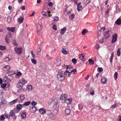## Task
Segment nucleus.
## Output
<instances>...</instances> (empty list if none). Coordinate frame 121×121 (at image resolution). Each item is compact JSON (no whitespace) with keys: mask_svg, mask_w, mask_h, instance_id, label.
<instances>
[{"mask_svg":"<svg viewBox=\"0 0 121 121\" xmlns=\"http://www.w3.org/2000/svg\"><path fill=\"white\" fill-rule=\"evenodd\" d=\"M57 78L58 81L61 82L65 79V77L62 73L59 72L57 75Z\"/></svg>","mask_w":121,"mask_h":121,"instance_id":"obj_1","label":"nucleus"},{"mask_svg":"<svg viewBox=\"0 0 121 121\" xmlns=\"http://www.w3.org/2000/svg\"><path fill=\"white\" fill-rule=\"evenodd\" d=\"M112 33L111 30H107L104 34V38L105 39H108Z\"/></svg>","mask_w":121,"mask_h":121,"instance_id":"obj_2","label":"nucleus"},{"mask_svg":"<svg viewBox=\"0 0 121 121\" xmlns=\"http://www.w3.org/2000/svg\"><path fill=\"white\" fill-rule=\"evenodd\" d=\"M14 49L16 52L18 54L20 55L22 53V51L21 47H15Z\"/></svg>","mask_w":121,"mask_h":121,"instance_id":"obj_3","label":"nucleus"},{"mask_svg":"<svg viewBox=\"0 0 121 121\" xmlns=\"http://www.w3.org/2000/svg\"><path fill=\"white\" fill-rule=\"evenodd\" d=\"M48 114L49 115L50 117L52 119L55 120V116L49 110L48 111Z\"/></svg>","mask_w":121,"mask_h":121,"instance_id":"obj_4","label":"nucleus"},{"mask_svg":"<svg viewBox=\"0 0 121 121\" xmlns=\"http://www.w3.org/2000/svg\"><path fill=\"white\" fill-rule=\"evenodd\" d=\"M117 35L116 34L113 35L112 36V43H114L117 40Z\"/></svg>","mask_w":121,"mask_h":121,"instance_id":"obj_5","label":"nucleus"},{"mask_svg":"<svg viewBox=\"0 0 121 121\" xmlns=\"http://www.w3.org/2000/svg\"><path fill=\"white\" fill-rule=\"evenodd\" d=\"M39 112L42 115H44L46 113V111L44 108H42L39 109Z\"/></svg>","mask_w":121,"mask_h":121,"instance_id":"obj_6","label":"nucleus"},{"mask_svg":"<svg viewBox=\"0 0 121 121\" xmlns=\"http://www.w3.org/2000/svg\"><path fill=\"white\" fill-rule=\"evenodd\" d=\"M72 99L70 98V99H65L64 101V102L66 103L67 104H69L72 101Z\"/></svg>","mask_w":121,"mask_h":121,"instance_id":"obj_7","label":"nucleus"},{"mask_svg":"<svg viewBox=\"0 0 121 121\" xmlns=\"http://www.w3.org/2000/svg\"><path fill=\"white\" fill-rule=\"evenodd\" d=\"M101 82L102 83L104 84H106L107 82V80L106 78H105L104 77L102 78L101 79Z\"/></svg>","mask_w":121,"mask_h":121,"instance_id":"obj_8","label":"nucleus"},{"mask_svg":"<svg viewBox=\"0 0 121 121\" xmlns=\"http://www.w3.org/2000/svg\"><path fill=\"white\" fill-rule=\"evenodd\" d=\"M81 3L80 2L77 5V8L78 11H80L82 9V6L81 5Z\"/></svg>","mask_w":121,"mask_h":121,"instance_id":"obj_9","label":"nucleus"},{"mask_svg":"<svg viewBox=\"0 0 121 121\" xmlns=\"http://www.w3.org/2000/svg\"><path fill=\"white\" fill-rule=\"evenodd\" d=\"M66 27H64L60 30V34L61 35H63L64 34L66 30Z\"/></svg>","mask_w":121,"mask_h":121,"instance_id":"obj_10","label":"nucleus"},{"mask_svg":"<svg viewBox=\"0 0 121 121\" xmlns=\"http://www.w3.org/2000/svg\"><path fill=\"white\" fill-rule=\"evenodd\" d=\"M24 18L22 17L18 18L17 19V21L18 22L21 23H22L23 22Z\"/></svg>","mask_w":121,"mask_h":121,"instance_id":"obj_11","label":"nucleus"},{"mask_svg":"<svg viewBox=\"0 0 121 121\" xmlns=\"http://www.w3.org/2000/svg\"><path fill=\"white\" fill-rule=\"evenodd\" d=\"M50 13V12H49L48 11H47V12L43 11L42 13V15L45 16L49 14Z\"/></svg>","mask_w":121,"mask_h":121,"instance_id":"obj_12","label":"nucleus"},{"mask_svg":"<svg viewBox=\"0 0 121 121\" xmlns=\"http://www.w3.org/2000/svg\"><path fill=\"white\" fill-rule=\"evenodd\" d=\"M37 31H40L42 29V26H41L39 23L37 24Z\"/></svg>","mask_w":121,"mask_h":121,"instance_id":"obj_13","label":"nucleus"},{"mask_svg":"<svg viewBox=\"0 0 121 121\" xmlns=\"http://www.w3.org/2000/svg\"><path fill=\"white\" fill-rule=\"evenodd\" d=\"M7 29L9 31H10L13 32H14L15 30V27H13L12 28H10V27H8Z\"/></svg>","mask_w":121,"mask_h":121,"instance_id":"obj_14","label":"nucleus"},{"mask_svg":"<svg viewBox=\"0 0 121 121\" xmlns=\"http://www.w3.org/2000/svg\"><path fill=\"white\" fill-rule=\"evenodd\" d=\"M85 54L84 53H82L80 55L79 58L81 59L83 61H85V59L84 58V56Z\"/></svg>","mask_w":121,"mask_h":121,"instance_id":"obj_15","label":"nucleus"},{"mask_svg":"<svg viewBox=\"0 0 121 121\" xmlns=\"http://www.w3.org/2000/svg\"><path fill=\"white\" fill-rule=\"evenodd\" d=\"M67 95L66 94H64L62 95H61L60 97V99H61L63 100L67 98Z\"/></svg>","mask_w":121,"mask_h":121,"instance_id":"obj_16","label":"nucleus"},{"mask_svg":"<svg viewBox=\"0 0 121 121\" xmlns=\"http://www.w3.org/2000/svg\"><path fill=\"white\" fill-rule=\"evenodd\" d=\"M30 111L31 113H34L36 110V108L34 107H32L30 108Z\"/></svg>","mask_w":121,"mask_h":121,"instance_id":"obj_17","label":"nucleus"},{"mask_svg":"<svg viewBox=\"0 0 121 121\" xmlns=\"http://www.w3.org/2000/svg\"><path fill=\"white\" fill-rule=\"evenodd\" d=\"M56 64L57 66L61 64V60L60 59L58 58L56 60Z\"/></svg>","mask_w":121,"mask_h":121,"instance_id":"obj_18","label":"nucleus"},{"mask_svg":"<svg viewBox=\"0 0 121 121\" xmlns=\"http://www.w3.org/2000/svg\"><path fill=\"white\" fill-rule=\"evenodd\" d=\"M70 72L68 70H66L64 73V74L67 77H69L70 76Z\"/></svg>","mask_w":121,"mask_h":121,"instance_id":"obj_19","label":"nucleus"},{"mask_svg":"<svg viewBox=\"0 0 121 121\" xmlns=\"http://www.w3.org/2000/svg\"><path fill=\"white\" fill-rule=\"evenodd\" d=\"M6 103V102L5 101H2L0 104V107L2 108L3 107Z\"/></svg>","mask_w":121,"mask_h":121,"instance_id":"obj_20","label":"nucleus"},{"mask_svg":"<svg viewBox=\"0 0 121 121\" xmlns=\"http://www.w3.org/2000/svg\"><path fill=\"white\" fill-rule=\"evenodd\" d=\"M21 116L22 119H25L26 117V113L25 112H23L22 113Z\"/></svg>","mask_w":121,"mask_h":121,"instance_id":"obj_21","label":"nucleus"},{"mask_svg":"<svg viewBox=\"0 0 121 121\" xmlns=\"http://www.w3.org/2000/svg\"><path fill=\"white\" fill-rule=\"evenodd\" d=\"M65 112L67 115H69L70 112V109H66L65 111Z\"/></svg>","mask_w":121,"mask_h":121,"instance_id":"obj_22","label":"nucleus"},{"mask_svg":"<svg viewBox=\"0 0 121 121\" xmlns=\"http://www.w3.org/2000/svg\"><path fill=\"white\" fill-rule=\"evenodd\" d=\"M8 35H6L5 37V41L7 43H9L10 42V40L9 39Z\"/></svg>","mask_w":121,"mask_h":121,"instance_id":"obj_23","label":"nucleus"},{"mask_svg":"<svg viewBox=\"0 0 121 121\" xmlns=\"http://www.w3.org/2000/svg\"><path fill=\"white\" fill-rule=\"evenodd\" d=\"M22 105L21 104H18L17 105V108L18 110H20L22 109Z\"/></svg>","mask_w":121,"mask_h":121,"instance_id":"obj_24","label":"nucleus"},{"mask_svg":"<svg viewBox=\"0 0 121 121\" xmlns=\"http://www.w3.org/2000/svg\"><path fill=\"white\" fill-rule=\"evenodd\" d=\"M115 23L117 25H121V20L118 19L116 21Z\"/></svg>","mask_w":121,"mask_h":121,"instance_id":"obj_25","label":"nucleus"},{"mask_svg":"<svg viewBox=\"0 0 121 121\" xmlns=\"http://www.w3.org/2000/svg\"><path fill=\"white\" fill-rule=\"evenodd\" d=\"M88 31L86 29H83L82 32V35H84L85 33H87Z\"/></svg>","mask_w":121,"mask_h":121,"instance_id":"obj_26","label":"nucleus"},{"mask_svg":"<svg viewBox=\"0 0 121 121\" xmlns=\"http://www.w3.org/2000/svg\"><path fill=\"white\" fill-rule=\"evenodd\" d=\"M30 103L31 102L30 101H28L25 102L24 103V104L22 105V106H23L24 105L26 106H27L29 105Z\"/></svg>","mask_w":121,"mask_h":121,"instance_id":"obj_27","label":"nucleus"},{"mask_svg":"<svg viewBox=\"0 0 121 121\" xmlns=\"http://www.w3.org/2000/svg\"><path fill=\"white\" fill-rule=\"evenodd\" d=\"M32 86L31 85H29L27 86L26 89L27 90H29L28 91H31L32 90Z\"/></svg>","mask_w":121,"mask_h":121,"instance_id":"obj_28","label":"nucleus"},{"mask_svg":"<svg viewBox=\"0 0 121 121\" xmlns=\"http://www.w3.org/2000/svg\"><path fill=\"white\" fill-rule=\"evenodd\" d=\"M18 99H16L13 100V101L10 102L9 104L11 105H12L13 104H14L15 103L17 102V101Z\"/></svg>","mask_w":121,"mask_h":121,"instance_id":"obj_29","label":"nucleus"},{"mask_svg":"<svg viewBox=\"0 0 121 121\" xmlns=\"http://www.w3.org/2000/svg\"><path fill=\"white\" fill-rule=\"evenodd\" d=\"M121 48H118V49L117 51V55L119 56L121 54V52H120Z\"/></svg>","mask_w":121,"mask_h":121,"instance_id":"obj_30","label":"nucleus"},{"mask_svg":"<svg viewBox=\"0 0 121 121\" xmlns=\"http://www.w3.org/2000/svg\"><path fill=\"white\" fill-rule=\"evenodd\" d=\"M62 53L65 54H67L68 53L67 51H66L65 49H64V48H63L62 50Z\"/></svg>","mask_w":121,"mask_h":121,"instance_id":"obj_31","label":"nucleus"},{"mask_svg":"<svg viewBox=\"0 0 121 121\" xmlns=\"http://www.w3.org/2000/svg\"><path fill=\"white\" fill-rule=\"evenodd\" d=\"M10 60V59L8 57H6L3 60L5 62H8Z\"/></svg>","mask_w":121,"mask_h":121,"instance_id":"obj_32","label":"nucleus"},{"mask_svg":"<svg viewBox=\"0 0 121 121\" xmlns=\"http://www.w3.org/2000/svg\"><path fill=\"white\" fill-rule=\"evenodd\" d=\"M20 99L21 100H23L25 98V97L23 95H20Z\"/></svg>","mask_w":121,"mask_h":121,"instance_id":"obj_33","label":"nucleus"},{"mask_svg":"<svg viewBox=\"0 0 121 121\" xmlns=\"http://www.w3.org/2000/svg\"><path fill=\"white\" fill-rule=\"evenodd\" d=\"M98 71L100 73H101L103 71V69L101 67L98 68L97 69Z\"/></svg>","mask_w":121,"mask_h":121,"instance_id":"obj_34","label":"nucleus"},{"mask_svg":"<svg viewBox=\"0 0 121 121\" xmlns=\"http://www.w3.org/2000/svg\"><path fill=\"white\" fill-rule=\"evenodd\" d=\"M118 73L117 72H115L114 75V77L115 80H116L117 78Z\"/></svg>","mask_w":121,"mask_h":121,"instance_id":"obj_35","label":"nucleus"},{"mask_svg":"<svg viewBox=\"0 0 121 121\" xmlns=\"http://www.w3.org/2000/svg\"><path fill=\"white\" fill-rule=\"evenodd\" d=\"M6 49V47L4 46H0V50H4Z\"/></svg>","mask_w":121,"mask_h":121,"instance_id":"obj_36","label":"nucleus"},{"mask_svg":"<svg viewBox=\"0 0 121 121\" xmlns=\"http://www.w3.org/2000/svg\"><path fill=\"white\" fill-rule=\"evenodd\" d=\"M9 66L8 65H7L4 67V69L5 70H7L9 69Z\"/></svg>","mask_w":121,"mask_h":121,"instance_id":"obj_37","label":"nucleus"},{"mask_svg":"<svg viewBox=\"0 0 121 121\" xmlns=\"http://www.w3.org/2000/svg\"><path fill=\"white\" fill-rule=\"evenodd\" d=\"M31 54L32 55V57L33 58H35V55L34 54V52L33 51H30Z\"/></svg>","mask_w":121,"mask_h":121,"instance_id":"obj_38","label":"nucleus"},{"mask_svg":"<svg viewBox=\"0 0 121 121\" xmlns=\"http://www.w3.org/2000/svg\"><path fill=\"white\" fill-rule=\"evenodd\" d=\"M12 18L11 17L9 16L7 17V21L8 22H11Z\"/></svg>","mask_w":121,"mask_h":121,"instance_id":"obj_39","label":"nucleus"},{"mask_svg":"<svg viewBox=\"0 0 121 121\" xmlns=\"http://www.w3.org/2000/svg\"><path fill=\"white\" fill-rule=\"evenodd\" d=\"M31 61L32 63L35 64H36V61L35 60L34 58L32 59H31Z\"/></svg>","mask_w":121,"mask_h":121,"instance_id":"obj_40","label":"nucleus"},{"mask_svg":"<svg viewBox=\"0 0 121 121\" xmlns=\"http://www.w3.org/2000/svg\"><path fill=\"white\" fill-rule=\"evenodd\" d=\"M91 1V0H85L84 3L86 5L89 3Z\"/></svg>","mask_w":121,"mask_h":121,"instance_id":"obj_41","label":"nucleus"},{"mask_svg":"<svg viewBox=\"0 0 121 121\" xmlns=\"http://www.w3.org/2000/svg\"><path fill=\"white\" fill-rule=\"evenodd\" d=\"M77 72V70L76 69H73V70H72L70 72V73H72L73 74H74L75 73H76Z\"/></svg>","mask_w":121,"mask_h":121,"instance_id":"obj_42","label":"nucleus"},{"mask_svg":"<svg viewBox=\"0 0 121 121\" xmlns=\"http://www.w3.org/2000/svg\"><path fill=\"white\" fill-rule=\"evenodd\" d=\"M72 62L74 64H76L77 60L75 58L73 59H72Z\"/></svg>","mask_w":121,"mask_h":121,"instance_id":"obj_43","label":"nucleus"},{"mask_svg":"<svg viewBox=\"0 0 121 121\" xmlns=\"http://www.w3.org/2000/svg\"><path fill=\"white\" fill-rule=\"evenodd\" d=\"M13 45H16V46H17L18 45V44L17 43L15 39H14L13 40Z\"/></svg>","mask_w":121,"mask_h":121,"instance_id":"obj_44","label":"nucleus"},{"mask_svg":"<svg viewBox=\"0 0 121 121\" xmlns=\"http://www.w3.org/2000/svg\"><path fill=\"white\" fill-rule=\"evenodd\" d=\"M89 63L91 64H93L94 63V61H93L91 59H89L88 60Z\"/></svg>","mask_w":121,"mask_h":121,"instance_id":"obj_45","label":"nucleus"},{"mask_svg":"<svg viewBox=\"0 0 121 121\" xmlns=\"http://www.w3.org/2000/svg\"><path fill=\"white\" fill-rule=\"evenodd\" d=\"M90 91V94L91 95H93L94 94V92L93 90L92 89H91Z\"/></svg>","mask_w":121,"mask_h":121,"instance_id":"obj_46","label":"nucleus"},{"mask_svg":"<svg viewBox=\"0 0 121 121\" xmlns=\"http://www.w3.org/2000/svg\"><path fill=\"white\" fill-rule=\"evenodd\" d=\"M6 78H9L11 80H12L13 79V77L12 75H8L6 77ZM9 79V78H8Z\"/></svg>","mask_w":121,"mask_h":121,"instance_id":"obj_47","label":"nucleus"},{"mask_svg":"<svg viewBox=\"0 0 121 121\" xmlns=\"http://www.w3.org/2000/svg\"><path fill=\"white\" fill-rule=\"evenodd\" d=\"M6 84L5 83H4L2 84L1 85V86L2 88H4L6 87Z\"/></svg>","mask_w":121,"mask_h":121,"instance_id":"obj_48","label":"nucleus"},{"mask_svg":"<svg viewBox=\"0 0 121 121\" xmlns=\"http://www.w3.org/2000/svg\"><path fill=\"white\" fill-rule=\"evenodd\" d=\"M74 14H73L70 16L69 17L70 19L71 20H72L74 18Z\"/></svg>","mask_w":121,"mask_h":121,"instance_id":"obj_49","label":"nucleus"},{"mask_svg":"<svg viewBox=\"0 0 121 121\" xmlns=\"http://www.w3.org/2000/svg\"><path fill=\"white\" fill-rule=\"evenodd\" d=\"M46 57L47 59L49 60H51L52 59V57H50L48 55H46Z\"/></svg>","mask_w":121,"mask_h":121,"instance_id":"obj_50","label":"nucleus"},{"mask_svg":"<svg viewBox=\"0 0 121 121\" xmlns=\"http://www.w3.org/2000/svg\"><path fill=\"white\" fill-rule=\"evenodd\" d=\"M59 20V18L57 17H55L54 18L53 20L56 22H57Z\"/></svg>","mask_w":121,"mask_h":121,"instance_id":"obj_51","label":"nucleus"},{"mask_svg":"<svg viewBox=\"0 0 121 121\" xmlns=\"http://www.w3.org/2000/svg\"><path fill=\"white\" fill-rule=\"evenodd\" d=\"M71 11H70L69 12H66V13H65V14L66 15L68 16L71 14Z\"/></svg>","mask_w":121,"mask_h":121,"instance_id":"obj_52","label":"nucleus"},{"mask_svg":"<svg viewBox=\"0 0 121 121\" xmlns=\"http://www.w3.org/2000/svg\"><path fill=\"white\" fill-rule=\"evenodd\" d=\"M31 104L33 106H34L37 104V103L34 101H33L31 103Z\"/></svg>","mask_w":121,"mask_h":121,"instance_id":"obj_53","label":"nucleus"},{"mask_svg":"<svg viewBox=\"0 0 121 121\" xmlns=\"http://www.w3.org/2000/svg\"><path fill=\"white\" fill-rule=\"evenodd\" d=\"M22 74V73L20 72L19 71V72H18L17 73V74H16V75L18 76H21Z\"/></svg>","mask_w":121,"mask_h":121,"instance_id":"obj_54","label":"nucleus"},{"mask_svg":"<svg viewBox=\"0 0 121 121\" xmlns=\"http://www.w3.org/2000/svg\"><path fill=\"white\" fill-rule=\"evenodd\" d=\"M14 113L12 112V111H11L10 112V116L12 117L14 115Z\"/></svg>","mask_w":121,"mask_h":121,"instance_id":"obj_55","label":"nucleus"},{"mask_svg":"<svg viewBox=\"0 0 121 121\" xmlns=\"http://www.w3.org/2000/svg\"><path fill=\"white\" fill-rule=\"evenodd\" d=\"M52 28L54 30H56L57 29L56 25H54L52 26Z\"/></svg>","mask_w":121,"mask_h":121,"instance_id":"obj_56","label":"nucleus"},{"mask_svg":"<svg viewBox=\"0 0 121 121\" xmlns=\"http://www.w3.org/2000/svg\"><path fill=\"white\" fill-rule=\"evenodd\" d=\"M41 49V47L40 46L39 47V48L37 49V52L38 53H39L40 52Z\"/></svg>","mask_w":121,"mask_h":121,"instance_id":"obj_57","label":"nucleus"},{"mask_svg":"<svg viewBox=\"0 0 121 121\" xmlns=\"http://www.w3.org/2000/svg\"><path fill=\"white\" fill-rule=\"evenodd\" d=\"M5 119V118L4 117V115H2L1 116V117L0 119V120H4Z\"/></svg>","mask_w":121,"mask_h":121,"instance_id":"obj_58","label":"nucleus"},{"mask_svg":"<svg viewBox=\"0 0 121 121\" xmlns=\"http://www.w3.org/2000/svg\"><path fill=\"white\" fill-rule=\"evenodd\" d=\"M9 73H8L9 74L8 75H12L14 74H15L14 73H13V72H12V71L9 72Z\"/></svg>","mask_w":121,"mask_h":121,"instance_id":"obj_59","label":"nucleus"},{"mask_svg":"<svg viewBox=\"0 0 121 121\" xmlns=\"http://www.w3.org/2000/svg\"><path fill=\"white\" fill-rule=\"evenodd\" d=\"M104 42L103 38H102V39H100L99 41V43H102Z\"/></svg>","mask_w":121,"mask_h":121,"instance_id":"obj_60","label":"nucleus"},{"mask_svg":"<svg viewBox=\"0 0 121 121\" xmlns=\"http://www.w3.org/2000/svg\"><path fill=\"white\" fill-rule=\"evenodd\" d=\"M104 6L103 4L101 5L100 6V8L101 10L102 11H102L103 10V9H104Z\"/></svg>","mask_w":121,"mask_h":121,"instance_id":"obj_61","label":"nucleus"},{"mask_svg":"<svg viewBox=\"0 0 121 121\" xmlns=\"http://www.w3.org/2000/svg\"><path fill=\"white\" fill-rule=\"evenodd\" d=\"M48 5L49 6H52L54 5V4L52 2H50L49 3Z\"/></svg>","mask_w":121,"mask_h":121,"instance_id":"obj_62","label":"nucleus"},{"mask_svg":"<svg viewBox=\"0 0 121 121\" xmlns=\"http://www.w3.org/2000/svg\"><path fill=\"white\" fill-rule=\"evenodd\" d=\"M65 66L66 67H67V69H70L71 68H72L69 65L68 66V65H66Z\"/></svg>","mask_w":121,"mask_h":121,"instance_id":"obj_63","label":"nucleus"},{"mask_svg":"<svg viewBox=\"0 0 121 121\" xmlns=\"http://www.w3.org/2000/svg\"><path fill=\"white\" fill-rule=\"evenodd\" d=\"M7 79V81H8V82H11V80L9 78H6Z\"/></svg>","mask_w":121,"mask_h":121,"instance_id":"obj_64","label":"nucleus"}]
</instances>
